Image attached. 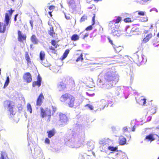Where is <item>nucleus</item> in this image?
<instances>
[{
	"label": "nucleus",
	"mask_w": 159,
	"mask_h": 159,
	"mask_svg": "<svg viewBox=\"0 0 159 159\" xmlns=\"http://www.w3.org/2000/svg\"><path fill=\"white\" fill-rule=\"evenodd\" d=\"M60 101L66 103L69 107L72 108L75 106V97L68 93L62 95L60 98Z\"/></svg>",
	"instance_id": "1"
},
{
	"label": "nucleus",
	"mask_w": 159,
	"mask_h": 159,
	"mask_svg": "<svg viewBox=\"0 0 159 159\" xmlns=\"http://www.w3.org/2000/svg\"><path fill=\"white\" fill-rule=\"evenodd\" d=\"M60 101L66 103L69 107L72 108L75 106V97L68 93L62 95L60 98Z\"/></svg>",
	"instance_id": "2"
},
{
	"label": "nucleus",
	"mask_w": 159,
	"mask_h": 159,
	"mask_svg": "<svg viewBox=\"0 0 159 159\" xmlns=\"http://www.w3.org/2000/svg\"><path fill=\"white\" fill-rule=\"evenodd\" d=\"M14 10H12L11 9V10H8L7 12H9V14L8 13H6L5 14V19L4 20L5 24L3 23L0 22V32L1 33H4L6 29V27L8 26L10 23V19L9 14L11 15Z\"/></svg>",
	"instance_id": "3"
},
{
	"label": "nucleus",
	"mask_w": 159,
	"mask_h": 159,
	"mask_svg": "<svg viewBox=\"0 0 159 159\" xmlns=\"http://www.w3.org/2000/svg\"><path fill=\"white\" fill-rule=\"evenodd\" d=\"M4 106L9 111L10 116H12L13 115V108L14 107V102L10 100H7L4 102Z\"/></svg>",
	"instance_id": "4"
},
{
	"label": "nucleus",
	"mask_w": 159,
	"mask_h": 159,
	"mask_svg": "<svg viewBox=\"0 0 159 159\" xmlns=\"http://www.w3.org/2000/svg\"><path fill=\"white\" fill-rule=\"evenodd\" d=\"M133 57L134 61L137 64H144L147 61L146 58L143 55L139 57L137 54L135 53Z\"/></svg>",
	"instance_id": "5"
},
{
	"label": "nucleus",
	"mask_w": 159,
	"mask_h": 159,
	"mask_svg": "<svg viewBox=\"0 0 159 159\" xmlns=\"http://www.w3.org/2000/svg\"><path fill=\"white\" fill-rule=\"evenodd\" d=\"M41 115L43 118H48V119L50 118L51 115V110L46 108L44 109L43 108L41 109Z\"/></svg>",
	"instance_id": "6"
},
{
	"label": "nucleus",
	"mask_w": 159,
	"mask_h": 159,
	"mask_svg": "<svg viewBox=\"0 0 159 159\" xmlns=\"http://www.w3.org/2000/svg\"><path fill=\"white\" fill-rule=\"evenodd\" d=\"M109 30L111 31L113 35L120 36L122 34V31L118 30V26H116L115 28L111 27L109 26Z\"/></svg>",
	"instance_id": "7"
},
{
	"label": "nucleus",
	"mask_w": 159,
	"mask_h": 159,
	"mask_svg": "<svg viewBox=\"0 0 159 159\" xmlns=\"http://www.w3.org/2000/svg\"><path fill=\"white\" fill-rule=\"evenodd\" d=\"M139 29L135 27H133L130 30L129 26H127L125 28V31L127 32L126 35L128 36H131L132 35V33L133 32H137L139 31Z\"/></svg>",
	"instance_id": "8"
},
{
	"label": "nucleus",
	"mask_w": 159,
	"mask_h": 159,
	"mask_svg": "<svg viewBox=\"0 0 159 159\" xmlns=\"http://www.w3.org/2000/svg\"><path fill=\"white\" fill-rule=\"evenodd\" d=\"M121 18L120 16H118L116 20H113L111 21L109 24V26L111 27L115 28L116 26H118V23L121 20Z\"/></svg>",
	"instance_id": "9"
},
{
	"label": "nucleus",
	"mask_w": 159,
	"mask_h": 159,
	"mask_svg": "<svg viewBox=\"0 0 159 159\" xmlns=\"http://www.w3.org/2000/svg\"><path fill=\"white\" fill-rule=\"evenodd\" d=\"M59 121L62 124H66L68 121V119L66 116L63 113H61L59 114Z\"/></svg>",
	"instance_id": "10"
},
{
	"label": "nucleus",
	"mask_w": 159,
	"mask_h": 159,
	"mask_svg": "<svg viewBox=\"0 0 159 159\" xmlns=\"http://www.w3.org/2000/svg\"><path fill=\"white\" fill-rule=\"evenodd\" d=\"M135 129V126H133L132 127H124L123 129V132L124 134L126 136L125 133L127 132L129 133L130 132H134Z\"/></svg>",
	"instance_id": "11"
},
{
	"label": "nucleus",
	"mask_w": 159,
	"mask_h": 159,
	"mask_svg": "<svg viewBox=\"0 0 159 159\" xmlns=\"http://www.w3.org/2000/svg\"><path fill=\"white\" fill-rule=\"evenodd\" d=\"M18 40L20 42H23V40H25L26 39V35L25 34H22L21 32L18 31Z\"/></svg>",
	"instance_id": "12"
},
{
	"label": "nucleus",
	"mask_w": 159,
	"mask_h": 159,
	"mask_svg": "<svg viewBox=\"0 0 159 159\" xmlns=\"http://www.w3.org/2000/svg\"><path fill=\"white\" fill-rule=\"evenodd\" d=\"M67 2L69 8L75 10L76 8V5L74 0H67Z\"/></svg>",
	"instance_id": "13"
},
{
	"label": "nucleus",
	"mask_w": 159,
	"mask_h": 159,
	"mask_svg": "<svg viewBox=\"0 0 159 159\" xmlns=\"http://www.w3.org/2000/svg\"><path fill=\"white\" fill-rule=\"evenodd\" d=\"M144 140H148L151 142L155 140V138H154V134H150L146 136L144 139Z\"/></svg>",
	"instance_id": "14"
},
{
	"label": "nucleus",
	"mask_w": 159,
	"mask_h": 159,
	"mask_svg": "<svg viewBox=\"0 0 159 159\" xmlns=\"http://www.w3.org/2000/svg\"><path fill=\"white\" fill-rule=\"evenodd\" d=\"M55 133V130L54 129H53L51 130H48L47 131L48 136L49 138H51V137L54 136Z\"/></svg>",
	"instance_id": "15"
},
{
	"label": "nucleus",
	"mask_w": 159,
	"mask_h": 159,
	"mask_svg": "<svg viewBox=\"0 0 159 159\" xmlns=\"http://www.w3.org/2000/svg\"><path fill=\"white\" fill-rule=\"evenodd\" d=\"M126 139L123 137H120L119 139V143L120 145H123L126 144Z\"/></svg>",
	"instance_id": "16"
},
{
	"label": "nucleus",
	"mask_w": 159,
	"mask_h": 159,
	"mask_svg": "<svg viewBox=\"0 0 159 159\" xmlns=\"http://www.w3.org/2000/svg\"><path fill=\"white\" fill-rule=\"evenodd\" d=\"M23 77L24 80H32L31 75L29 72L25 73Z\"/></svg>",
	"instance_id": "17"
},
{
	"label": "nucleus",
	"mask_w": 159,
	"mask_h": 159,
	"mask_svg": "<svg viewBox=\"0 0 159 159\" xmlns=\"http://www.w3.org/2000/svg\"><path fill=\"white\" fill-rule=\"evenodd\" d=\"M48 33L49 34L54 38L55 37V34L54 32L53 28L52 27H50V30L48 31Z\"/></svg>",
	"instance_id": "18"
},
{
	"label": "nucleus",
	"mask_w": 159,
	"mask_h": 159,
	"mask_svg": "<svg viewBox=\"0 0 159 159\" xmlns=\"http://www.w3.org/2000/svg\"><path fill=\"white\" fill-rule=\"evenodd\" d=\"M152 37V34H148L146 37L143 39V41L144 43H146L148 42Z\"/></svg>",
	"instance_id": "19"
},
{
	"label": "nucleus",
	"mask_w": 159,
	"mask_h": 159,
	"mask_svg": "<svg viewBox=\"0 0 159 159\" xmlns=\"http://www.w3.org/2000/svg\"><path fill=\"white\" fill-rule=\"evenodd\" d=\"M113 48L116 52H118L121 51L122 49V47L120 46H117L115 45H113Z\"/></svg>",
	"instance_id": "20"
},
{
	"label": "nucleus",
	"mask_w": 159,
	"mask_h": 159,
	"mask_svg": "<svg viewBox=\"0 0 159 159\" xmlns=\"http://www.w3.org/2000/svg\"><path fill=\"white\" fill-rule=\"evenodd\" d=\"M31 40L34 44H37L38 43V40L34 35H33L31 37Z\"/></svg>",
	"instance_id": "21"
},
{
	"label": "nucleus",
	"mask_w": 159,
	"mask_h": 159,
	"mask_svg": "<svg viewBox=\"0 0 159 159\" xmlns=\"http://www.w3.org/2000/svg\"><path fill=\"white\" fill-rule=\"evenodd\" d=\"M71 39L72 40L76 41L79 39V37L77 34H74L72 35Z\"/></svg>",
	"instance_id": "22"
},
{
	"label": "nucleus",
	"mask_w": 159,
	"mask_h": 159,
	"mask_svg": "<svg viewBox=\"0 0 159 159\" xmlns=\"http://www.w3.org/2000/svg\"><path fill=\"white\" fill-rule=\"evenodd\" d=\"M70 51L69 49H66L64 53H63V55L62 57L61 60H64L67 57L68 54L69 53Z\"/></svg>",
	"instance_id": "23"
},
{
	"label": "nucleus",
	"mask_w": 159,
	"mask_h": 159,
	"mask_svg": "<svg viewBox=\"0 0 159 159\" xmlns=\"http://www.w3.org/2000/svg\"><path fill=\"white\" fill-rule=\"evenodd\" d=\"M150 0H136V2L141 4H144L145 3L150 1Z\"/></svg>",
	"instance_id": "24"
},
{
	"label": "nucleus",
	"mask_w": 159,
	"mask_h": 159,
	"mask_svg": "<svg viewBox=\"0 0 159 159\" xmlns=\"http://www.w3.org/2000/svg\"><path fill=\"white\" fill-rule=\"evenodd\" d=\"M27 111L30 112V113L32 112V109L31 105L29 103H28L27 106Z\"/></svg>",
	"instance_id": "25"
},
{
	"label": "nucleus",
	"mask_w": 159,
	"mask_h": 159,
	"mask_svg": "<svg viewBox=\"0 0 159 159\" xmlns=\"http://www.w3.org/2000/svg\"><path fill=\"white\" fill-rule=\"evenodd\" d=\"M45 57V52L43 51L40 52V60L43 61Z\"/></svg>",
	"instance_id": "26"
},
{
	"label": "nucleus",
	"mask_w": 159,
	"mask_h": 159,
	"mask_svg": "<svg viewBox=\"0 0 159 159\" xmlns=\"http://www.w3.org/2000/svg\"><path fill=\"white\" fill-rule=\"evenodd\" d=\"M1 156L2 159H8L7 155L5 152H1Z\"/></svg>",
	"instance_id": "27"
},
{
	"label": "nucleus",
	"mask_w": 159,
	"mask_h": 159,
	"mask_svg": "<svg viewBox=\"0 0 159 159\" xmlns=\"http://www.w3.org/2000/svg\"><path fill=\"white\" fill-rule=\"evenodd\" d=\"M108 149L112 151H116L117 149V147H114L113 146H109L108 147Z\"/></svg>",
	"instance_id": "28"
},
{
	"label": "nucleus",
	"mask_w": 159,
	"mask_h": 159,
	"mask_svg": "<svg viewBox=\"0 0 159 159\" xmlns=\"http://www.w3.org/2000/svg\"><path fill=\"white\" fill-rule=\"evenodd\" d=\"M33 87L38 86L39 87L40 86V80H37V81H35L33 84Z\"/></svg>",
	"instance_id": "29"
},
{
	"label": "nucleus",
	"mask_w": 159,
	"mask_h": 159,
	"mask_svg": "<svg viewBox=\"0 0 159 159\" xmlns=\"http://www.w3.org/2000/svg\"><path fill=\"white\" fill-rule=\"evenodd\" d=\"M130 71H132L130 74V80H132L134 79V75L133 73V68L132 67L130 68Z\"/></svg>",
	"instance_id": "30"
},
{
	"label": "nucleus",
	"mask_w": 159,
	"mask_h": 159,
	"mask_svg": "<svg viewBox=\"0 0 159 159\" xmlns=\"http://www.w3.org/2000/svg\"><path fill=\"white\" fill-rule=\"evenodd\" d=\"M83 60V55L81 54H80L79 57L76 59V61L78 62L79 61H82Z\"/></svg>",
	"instance_id": "31"
},
{
	"label": "nucleus",
	"mask_w": 159,
	"mask_h": 159,
	"mask_svg": "<svg viewBox=\"0 0 159 159\" xmlns=\"http://www.w3.org/2000/svg\"><path fill=\"white\" fill-rule=\"evenodd\" d=\"M87 19V16H83L81 18L80 21L81 22L84 21Z\"/></svg>",
	"instance_id": "32"
},
{
	"label": "nucleus",
	"mask_w": 159,
	"mask_h": 159,
	"mask_svg": "<svg viewBox=\"0 0 159 159\" xmlns=\"http://www.w3.org/2000/svg\"><path fill=\"white\" fill-rule=\"evenodd\" d=\"M57 48V45L54 46V47H52V46H51L49 47V49L50 50H51L54 51V53H55L56 51L55 50V49Z\"/></svg>",
	"instance_id": "33"
},
{
	"label": "nucleus",
	"mask_w": 159,
	"mask_h": 159,
	"mask_svg": "<svg viewBox=\"0 0 159 159\" xmlns=\"http://www.w3.org/2000/svg\"><path fill=\"white\" fill-rule=\"evenodd\" d=\"M45 100L44 97L42 93H40V103L43 102Z\"/></svg>",
	"instance_id": "34"
},
{
	"label": "nucleus",
	"mask_w": 159,
	"mask_h": 159,
	"mask_svg": "<svg viewBox=\"0 0 159 159\" xmlns=\"http://www.w3.org/2000/svg\"><path fill=\"white\" fill-rule=\"evenodd\" d=\"M25 58L26 60L27 61V62L28 63L30 61V59L29 56V55L28 54H25Z\"/></svg>",
	"instance_id": "35"
},
{
	"label": "nucleus",
	"mask_w": 159,
	"mask_h": 159,
	"mask_svg": "<svg viewBox=\"0 0 159 159\" xmlns=\"http://www.w3.org/2000/svg\"><path fill=\"white\" fill-rule=\"evenodd\" d=\"M136 12H138V14L139 15L142 16H144L145 13V12L143 11H137Z\"/></svg>",
	"instance_id": "36"
},
{
	"label": "nucleus",
	"mask_w": 159,
	"mask_h": 159,
	"mask_svg": "<svg viewBox=\"0 0 159 159\" xmlns=\"http://www.w3.org/2000/svg\"><path fill=\"white\" fill-rule=\"evenodd\" d=\"M124 21L126 23H128L131 22V20L130 18H127L124 19Z\"/></svg>",
	"instance_id": "37"
},
{
	"label": "nucleus",
	"mask_w": 159,
	"mask_h": 159,
	"mask_svg": "<svg viewBox=\"0 0 159 159\" xmlns=\"http://www.w3.org/2000/svg\"><path fill=\"white\" fill-rule=\"evenodd\" d=\"M9 80H6L3 87V88H5L7 86L10 82Z\"/></svg>",
	"instance_id": "38"
},
{
	"label": "nucleus",
	"mask_w": 159,
	"mask_h": 159,
	"mask_svg": "<svg viewBox=\"0 0 159 159\" xmlns=\"http://www.w3.org/2000/svg\"><path fill=\"white\" fill-rule=\"evenodd\" d=\"M86 94L89 96H92L93 95H94V93L93 92L91 93V92L89 90H88V92H86Z\"/></svg>",
	"instance_id": "39"
},
{
	"label": "nucleus",
	"mask_w": 159,
	"mask_h": 159,
	"mask_svg": "<svg viewBox=\"0 0 159 159\" xmlns=\"http://www.w3.org/2000/svg\"><path fill=\"white\" fill-rule=\"evenodd\" d=\"M85 107H87L91 110H93V106L90 104H87L85 105Z\"/></svg>",
	"instance_id": "40"
},
{
	"label": "nucleus",
	"mask_w": 159,
	"mask_h": 159,
	"mask_svg": "<svg viewBox=\"0 0 159 159\" xmlns=\"http://www.w3.org/2000/svg\"><path fill=\"white\" fill-rule=\"evenodd\" d=\"M36 106H40V95L38 96L36 102Z\"/></svg>",
	"instance_id": "41"
},
{
	"label": "nucleus",
	"mask_w": 159,
	"mask_h": 159,
	"mask_svg": "<svg viewBox=\"0 0 159 159\" xmlns=\"http://www.w3.org/2000/svg\"><path fill=\"white\" fill-rule=\"evenodd\" d=\"M141 20L143 22H146L148 21V19L146 16H145L142 18Z\"/></svg>",
	"instance_id": "42"
},
{
	"label": "nucleus",
	"mask_w": 159,
	"mask_h": 159,
	"mask_svg": "<svg viewBox=\"0 0 159 159\" xmlns=\"http://www.w3.org/2000/svg\"><path fill=\"white\" fill-rule=\"evenodd\" d=\"M112 58L115 59H118L119 58L120 59H123V57L121 55H119L117 56H115L114 57H113Z\"/></svg>",
	"instance_id": "43"
},
{
	"label": "nucleus",
	"mask_w": 159,
	"mask_h": 159,
	"mask_svg": "<svg viewBox=\"0 0 159 159\" xmlns=\"http://www.w3.org/2000/svg\"><path fill=\"white\" fill-rule=\"evenodd\" d=\"M45 143H46L49 144L50 143V140L48 138H46L45 140Z\"/></svg>",
	"instance_id": "44"
},
{
	"label": "nucleus",
	"mask_w": 159,
	"mask_h": 159,
	"mask_svg": "<svg viewBox=\"0 0 159 159\" xmlns=\"http://www.w3.org/2000/svg\"><path fill=\"white\" fill-rule=\"evenodd\" d=\"M141 100L143 102L142 104L143 105H145L146 104V98H144L142 99H141Z\"/></svg>",
	"instance_id": "45"
},
{
	"label": "nucleus",
	"mask_w": 159,
	"mask_h": 159,
	"mask_svg": "<svg viewBox=\"0 0 159 159\" xmlns=\"http://www.w3.org/2000/svg\"><path fill=\"white\" fill-rule=\"evenodd\" d=\"M92 25H90L89 26H88L85 29V30L87 31H88V30H91L92 29Z\"/></svg>",
	"instance_id": "46"
},
{
	"label": "nucleus",
	"mask_w": 159,
	"mask_h": 159,
	"mask_svg": "<svg viewBox=\"0 0 159 159\" xmlns=\"http://www.w3.org/2000/svg\"><path fill=\"white\" fill-rule=\"evenodd\" d=\"M59 87L60 88L65 89L66 88V85L65 84H63V85L60 84L59 86Z\"/></svg>",
	"instance_id": "47"
},
{
	"label": "nucleus",
	"mask_w": 159,
	"mask_h": 159,
	"mask_svg": "<svg viewBox=\"0 0 159 159\" xmlns=\"http://www.w3.org/2000/svg\"><path fill=\"white\" fill-rule=\"evenodd\" d=\"M51 43L52 45L54 46H55L56 45V41L54 40H52L51 41Z\"/></svg>",
	"instance_id": "48"
},
{
	"label": "nucleus",
	"mask_w": 159,
	"mask_h": 159,
	"mask_svg": "<svg viewBox=\"0 0 159 159\" xmlns=\"http://www.w3.org/2000/svg\"><path fill=\"white\" fill-rule=\"evenodd\" d=\"M55 8V7L54 6L51 5L49 7V9L50 10H53Z\"/></svg>",
	"instance_id": "49"
},
{
	"label": "nucleus",
	"mask_w": 159,
	"mask_h": 159,
	"mask_svg": "<svg viewBox=\"0 0 159 159\" xmlns=\"http://www.w3.org/2000/svg\"><path fill=\"white\" fill-rule=\"evenodd\" d=\"M65 17L67 20H70V16L69 15H66L65 14Z\"/></svg>",
	"instance_id": "50"
},
{
	"label": "nucleus",
	"mask_w": 159,
	"mask_h": 159,
	"mask_svg": "<svg viewBox=\"0 0 159 159\" xmlns=\"http://www.w3.org/2000/svg\"><path fill=\"white\" fill-rule=\"evenodd\" d=\"M108 39L109 40V42L112 45V47H113V45H114L115 44H113L112 41L111 39L109 38L108 37Z\"/></svg>",
	"instance_id": "51"
},
{
	"label": "nucleus",
	"mask_w": 159,
	"mask_h": 159,
	"mask_svg": "<svg viewBox=\"0 0 159 159\" xmlns=\"http://www.w3.org/2000/svg\"><path fill=\"white\" fill-rule=\"evenodd\" d=\"M95 16L94 15L93 17H92V25H93L95 24Z\"/></svg>",
	"instance_id": "52"
},
{
	"label": "nucleus",
	"mask_w": 159,
	"mask_h": 159,
	"mask_svg": "<svg viewBox=\"0 0 159 159\" xmlns=\"http://www.w3.org/2000/svg\"><path fill=\"white\" fill-rule=\"evenodd\" d=\"M90 83H92L93 84L92 85H91L90 86V85H88V86L89 87V88H93V87H94V83H93V80L92 81H89Z\"/></svg>",
	"instance_id": "53"
},
{
	"label": "nucleus",
	"mask_w": 159,
	"mask_h": 159,
	"mask_svg": "<svg viewBox=\"0 0 159 159\" xmlns=\"http://www.w3.org/2000/svg\"><path fill=\"white\" fill-rule=\"evenodd\" d=\"M153 11H155L157 12H158V11H157V9L155 8H152L150 10V11L151 12Z\"/></svg>",
	"instance_id": "54"
},
{
	"label": "nucleus",
	"mask_w": 159,
	"mask_h": 159,
	"mask_svg": "<svg viewBox=\"0 0 159 159\" xmlns=\"http://www.w3.org/2000/svg\"><path fill=\"white\" fill-rule=\"evenodd\" d=\"M88 35L89 34L88 33H86L84 35L83 39H84L85 38L88 37Z\"/></svg>",
	"instance_id": "55"
},
{
	"label": "nucleus",
	"mask_w": 159,
	"mask_h": 159,
	"mask_svg": "<svg viewBox=\"0 0 159 159\" xmlns=\"http://www.w3.org/2000/svg\"><path fill=\"white\" fill-rule=\"evenodd\" d=\"M119 76L118 75H117L115 78H113V79H112L111 80H115V79L116 80H118L119 78ZM110 80H111V79H110Z\"/></svg>",
	"instance_id": "56"
},
{
	"label": "nucleus",
	"mask_w": 159,
	"mask_h": 159,
	"mask_svg": "<svg viewBox=\"0 0 159 159\" xmlns=\"http://www.w3.org/2000/svg\"><path fill=\"white\" fill-rule=\"evenodd\" d=\"M30 24L31 26L32 27V28H33V22L31 20H30Z\"/></svg>",
	"instance_id": "57"
},
{
	"label": "nucleus",
	"mask_w": 159,
	"mask_h": 159,
	"mask_svg": "<svg viewBox=\"0 0 159 159\" xmlns=\"http://www.w3.org/2000/svg\"><path fill=\"white\" fill-rule=\"evenodd\" d=\"M18 16V14H16V15H15V17H14V20L15 21H16V18Z\"/></svg>",
	"instance_id": "58"
},
{
	"label": "nucleus",
	"mask_w": 159,
	"mask_h": 159,
	"mask_svg": "<svg viewBox=\"0 0 159 159\" xmlns=\"http://www.w3.org/2000/svg\"><path fill=\"white\" fill-rule=\"evenodd\" d=\"M52 12L51 11H49L48 12V14L51 17L52 16Z\"/></svg>",
	"instance_id": "59"
},
{
	"label": "nucleus",
	"mask_w": 159,
	"mask_h": 159,
	"mask_svg": "<svg viewBox=\"0 0 159 159\" xmlns=\"http://www.w3.org/2000/svg\"><path fill=\"white\" fill-rule=\"evenodd\" d=\"M33 45L32 44H31L30 45V49H33L34 48L33 47Z\"/></svg>",
	"instance_id": "60"
},
{
	"label": "nucleus",
	"mask_w": 159,
	"mask_h": 159,
	"mask_svg": "<svg viewBox=\"0 0 159 159\" xmlns=\"http://www.w3.org/2000/svg\"><path fill=\"white\" fill-rule=\"evenodd\" d=\"M100 143L101 144V145L102 146H103V141H101L100 142Z\"/></svg>",
	"instance_id": "61"
},
{
	"label": "nucleus",
	"mask_w": 159,
	"mask_h": 159,
	"mask_svg": "<svg viewBox=\"0 0 159 159\" xmlns=\"http://www.w3.org/2000/svg\"><path fill=\"white\" fill-rule=\"evenodd\" d=\"M144 32L145 34H147L148 32V30H145L144 31Z\"/></svg>",
	"instance_id": "62"
},
{
	"label": "nucleus",
	"mask_w": 159,
	"mask_h": 159,
	"mask_svg": "<svg viewBox=\"0 0 159 159\" xmlns=\"http://www.w3.org/2000/svg\"><path fill=\"white\" fill-rule=\"evenodd\" d=\"M37 80H40V75L39 74V75L38 76Z\"/></svg>",
	"instance_id": "63"
},
{
	"label": "nucleus",
	"mask_w": 159,
	"mask_h": 159,
	"mask_svg": "<svg viewBox=\"0 0 159 159\" xmlns=\"http://www.w3.org/2000/svg\"><path fill=\"white\" fill-rule=\"evenodd\" d=\"M158 130H159V126H158L156 128Z\"/></svg>",
	"instance_id": "64"
}]
</instances>
